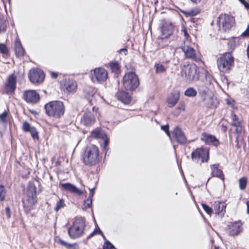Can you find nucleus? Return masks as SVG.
<instances>
[{"instance_id": "obj_13", "label": "nucleus", "mask_w": 249, "mask_h": 249, "mask_svg": "<svg viewBox=\"0 0 249 249\" xmlns=\"http://www.w3.org/2000/svg\"><path fill=\"white\" fill-rule=\"evenodd\" d=\"M45 77V75L42 71L38 69H33L29 73L30 80L33 83L42 82Z\"/></svg>"}, {"instance_id": "obj_11", "label": "nucleus", "mask_w": 249, "mask_h": 249, "mask_svg": "<svg viewBox=\"0 0 249 249\" xmlns=\"http://www.w3.org/2000/svg\"><path fill=\"white\" fill-rule=\"evenodd\" d=\"M107 77V71L103 68H96L94 69L93 73L91 74L92 80L94 82H104L106 81Z\"/></svg>"}, {"instance_id": "obj_59", "label": "nucleus", "mask_w": 249, "mask_h": 249, "mask_svg": "<svg viewBox=\"0 0 249 249\" xmlns=\"http://www.w3.org/2000/svg\"><path fill=\"white\" fill-rule=\"evenodd\" d=\"M192 2L194 3H199L202 0H190Z\"/></svg>"}, {"instance_id": "obj_17", "label": "nucleus", "mask_w": 249, "mask_h": 249, "mask_svg": "<svg viewBox=\"0 0 249 249\" xmlns=\"http://www.w3.org/2000/svg\"><path fill=\"white\" fill-rule=\"evenodd\" d=\"M242 224L240 221H236L229 225L228 231L230 235L235 236L238 234L242 230Z\"/></svg>"}, {"instance_id": "obj_57", "label": "nucleus", "mask_w": 249, "mask_h": 249, "mask_svg": "<svg viewBox=\"0 0 249 249\" xmlns=\"http://www.w3.org/2000/svg\"><path fill=\"white\" fill-rule=\"evenodd\" d=\"M96 233V230H94L90 235L89 236V238H90L93 236Z\"/></svg>"}, {"instance_id": "obj_15", "label": "nucleus", "mask_w": 249, "mask_h": 249, "mask_svg": "<svg viewBox=\"0 0 249 249\" xmlns=\"http://www.w3.org/2000/svg\"><path fill=\"white\" fill-rule=\"evenodd\" d=\"M201 140L206 144H212L216 147L219 144L218 140L214 136L205 132L201 134Z\"/></svg>"}, {"instance_id": "obj_47", "label": "nucleus", "mask_w": 249, "mask_h": 249, "mask_svg": "<svg viewBox=\"0 0 249 249\" xmlns=\"http://www.w3.org/2000/svg\"><path fill=\"white\" fill-rule=\"evenodd\" d=\"M5 213L6 216L8 218H10L11 217V210L9 206L5 208Z\"/></svg>"}, {"instance_id": "obj_30", "label": "nucleus", "mask_w": 249, "mask_h": 249, "mask_svg": "<svg viewBox=\"0 0 249 249\" xmlns=\"http://www.w3.org/2000/svg\"><path fill=\"white\" fill-rule=\"evenodd\" d=\"M196 94V91L193 88H188L184 92L185 95L188 97H195Z\"/></svg>"}, {"instance_id": "obj_19", "label": "nucleus", "mask_w": 249, "mask_h": 249, "mask_svg": "<svg viewBox=\"0 0 249 249\" xmlns=\"http://www.w3.org/2000/svg\"><path fill=\"white\" fill-rule=\"evenodd\" d=\"M180 97V92L178 90H175L169 95L167 102L169 107L175 106L178 101Z\"/></svg>"}, {"instance_id": "obj_2", "label": "nucleus", "mask_w": 249, "mask_h": 249, "mask_svg": "<svg viewBox=\"0 0 249 249\" xmlns=\"http://www.w3.org/2000/svg\"><path fill=\"white\" fill-rule=\"evenodd\" d=\"M86 227L85 219L82 217H76L73 224L68 229L70 237L75 239L83 236Z\"/></svg>"}, {"instance_id": "obj_44", "label": "nucleus", "mask_w": 249, "mask_h": 249, "mask_svg": "<svg viewBox=\"0 0 249 249\" xmlns=\"http://www.w3.org/2000/svg\"><path fill=\"white\" fill-rule=\"evenodd\" d=\"M169 125H162L161 126V129L164 131L166 133L167 135L170 137V132L169 131Z\"/></svg>"}, {"instance_id": "obj_35", "label": "nucleus", "mask_w": 249, "mask_h": 249, "mask_svg": "<svg viewBox=\"0 0 249 249\" xmlns=\"http://www.w3.org/2000/svg\"><path fill=\"white\" fill-rule=\"evenodd\" d=\"M239 188L241 190H244L247 186V179L246 178L243 177L241 178L239 180Z\"/></svg>"}, {"instance_id": "obj_43", "label": "nucleus", "mask_w": 249, "mask_h": 249, "mask_svg": "<svg viewBox=\"0 0 249 249\" xmlns=\"http://www.w3.org/2000/svg\"><path fill=\"white\" fill-rule=\"evenodd\" d=\"M104 249H116L109 241L106 242L104 246Z\"/></svg>"}, {"instance_id": "obj_46", "label": "nucleus", "mask_w": 249, "mask_h": 249, "mask_svg": "<svg viewBox=\"0 0 249 249\" xmlns=\"http://www.w3.org/2000/svg\"><path fill=\"white\" fill-rule=\"evenodd\" d=\"M101 134V131L99 129H95L92 132V135L95 137H98Z\"/></svg>"}, {"instance_id": "obj_40", "label": "nucleus", "mask_w": 249, "mask_h": 249, "mask_svg": "<svg viewBox=\"0 0 249 249\" xmlns=\"http://www.w3.org/2000/svg\"><path fill=\"white\" fill-rule=\"evenodd\" d=\"M201 205L203 209L208 214H211L212 213V212L213 211V209H212L205 204L202 203Z\"/></svg>"}, {"instance_id": "obj_62", "label": "nucleus", "mask_w": 249, "mask_h": 249, "mask_svg": "<svg viewBox=\"0 0 249 249\" xmlns=\"http://www.w3.org/2000/svg\"><path fill=\"white\" fill-rule=\"evenodd\" d=\"M207 105L208 107H212L213 106L212 104H209L208 103L207 104Z\"/></svg>"}, {"instance_id": "obj_25", "label": "nucleus", "mask_w": 249, "mask_h": 249, "mask_svg": "<svg viewBox=\"0 0 249 249\" xmlns=\"http://www.w3.org/2000/svg\"><path fill=\"white\" fill-rule=\"evenodd\" d=\"M218 164H213L211 165L212 176L219 178L224 181V176L223 172L218 168Z\"/></svg>"}, {"instance_id": "obj_20", "label": "nucleus", "mask_w": 249, "mask_h": 249, "mask_svg": "<svg viewBox=\"0 0 249 249\" xmlns=\"http://www.w3.org/2000/svg\"><path fill=\"white\" fill-rule=\"evenodd\" d=\"M60 186L65 191L80 196L83 194L82 191L78 189L75 186L70 183H60Z\"/></svg>"}, {"instance_id": "obj_54", "label": "nucleus", "mask_w": 249, "mask_h": 249, "mask_svg": "<svg viewBox=\"0 0 249 249\" xmlns=\"http://www.w3.org/2000/svg\"><path fill=\"white\" fill-rule=\"evenodd\" d=\"M51 76L52 78H56L58 76V74L55 72H52Z\"/></svg>"}, {"instance_id": "obj_24", "label": "nucleus", "mask_w": 249, "mask_h": 249, "mask_svg": "<svg viewBox=\"0 0 249 249\" xmlns=\"http://www.w3.org/2000/svg\"><path fill=\"white\" fill-rule=\"evenodd\" d=\"M14 50L15 54L18 57L22 56L25 53V50L21 45L18 39H17L14 44Z\"/></svg>"}, {"instance_id": "obj_1", "label": "nucleus", "mask_w": 249, "mask_h": 249, "mask_svg": "<svg viewBox=\"0 0 249 249\" xmlns=\"http://www.w3.org/2000/svg\"><path fill=\"white\" fill-rule=\"evenodd\" d=\"M46 114L50 117L55 119L61 118L64 114L65 107L63 102L53 101L48 102L44 106Z\"/></svg>"}, {"instance_id": "obj_29", "label": "nucleus", "mask_w": 249, "mask_h": 249, "mask_svg": "<svg viewBox=\"0 0 249 249\" xmlns=\"http://www.w3.org/2000/svg\"><path fill=\"white\" fill-rule=\"evenodd\" d=\"M109 66L112 72L116 74H118L120 73V66L117 62H110Z\"/></svg>"}, {"instance_id": "obj_7", "label": "nucleus", "mask_w": 249, "mask_h": 249, "mask_svg": "<svg viewBox=\"0 0 249 249\" xmlns=\"http://www.w3.org/2000/svg\"><path fill=\"white\" fill-rule=\"evenodd\" d=\"M197 69V66L194 64L184 66L182 71V75L189 82L196 81L199 76Z\"/></svg>"}, {"instance_id": "obj_33", "label": "nucleus", "mask_w": 249, "mask_h": 249, "mask_svg": "<svg viewBox=\"0 0 249 249\" xmlns=\"http://www.w3.org/2000/svg\"><path fill=\"white\" fill-rule=\"evenodd\" d=\"M156 73H162L165 71L166 68L160 63H156L154 65Z\"/></svg>"}, {"instance_id": "obj_6", "label": "nucleus", "mask_w": 249, "mask_h": 249, "mask_svg": "<svg viewBox=\"0 0 249 249\" xmlns=\"http://www.w3.org/2000/svg\"><path fill=\"white\" fill-rule=\"evenodd\" d=\"M123 84L126 90H134L140 84L138 76L134 72H127L123 77Z\"/></svg>"}, {"instance_id": "obj_18", "label": "nucleus", "mask_w": 249, "mask_h": 249, "mask_svg": "<svg viewBox=\"0 0 249 249\" xmlns=\"http://www.w3.org/2000/svg\"><path fill=\"white\" fill-rule=\"evenodd\" d=\"M16 77L13 74L8 77L5 84V90L7 93L14 92L16 87Z\"/></svg>"}, {"instance_id": "obj_31", "label": "nucleus", "mask_w": 249, "mask_h": 249, "mask_svg": "<svg viewBox=\"0 0 249 249\" xmlns=\"http://www.w3.org/2000/svg\"><path fill=\"white\" fill-rule=\"evenodd\" d=\"M185 109V104L183 101L180 102L177 108L176 109V112H174L175 114L178 115L180 114V111H183Z\"/></svg>"}, {"instance_id": "obj_42", "label": "nucleus", "mask_w": 249, "mask_h": 249, "mask_svg": "<svg viewBox=\"0 0 249 249\" xmlns=\"http://www.w3.org/2000/svg\"><path fill=\"white\" fill-rule=\"evenodd\" d=\"M8 116V112L6 111H4L2 113L0 114V119L3 122L5 123L7 121L6 118Z\"/></svg>"}, {"instance_id": "obj_49", "label": "nucleus", "mask_w": 249, "mask_h": 249, "mask_svg": "<svg viewBox=\"0 0 249 249\" xmlns=\"http://www.w3.org/2000/svg\"><path fill=\"white\" fill-rule=\"evenodd\" d=\"M199 91L200 93L206 95L207 94V92L208 91V89H203L202 88H200L199 89Z\"/></svg>"}, {"instance_id": "obj_58", "label": "nucleus", "mask_w": 249, "mask_h": 249, "mask_svg": "<svg viewBox=\"0 0 249 249\" xmlns=\"http://www.w3.org/2000/svg\"><path fill=\"white\" fill-rule=\"evenodd\" d=\"M94 230H96V233L98 234H102V231L100 230V229L98 228V229H96Z\"/></svg>"}, {"instance_id": "obj_60", "label": "nucleus", "mask_w": 249, "mask_h": 249, "mask_svg": "<svg viewBox=\"0 0 249 249\" xmlns=\"http://www.w3.org/2000/svg\"><path fill=\"white\" fill-rule=\"evenodd\" d=\"M247 212L248 213H249V201H248L247 202Z\"/></svg>"}, {"instance_id": "obj_22", "label": "nucleus", "mask_w": 249, "mask_h": 249, "mask_svg": "<svg viewBox=\"0 0 249 249\" xmlns=\"http://www.w3.org/2000/svg\"><path fill=\"white\" fill-rule=\"evenodd\" d=\"M117 99L124 104H129L131 102V97L128 93L124 90L119 91L116 94Z\"/></svg>"}, {"instance_id": "obj_12", "label": "nucleus", "mask_w": 249, "mask_h": 249, "mask_svg": "<svg viewBox=\"0 0 249 249\" xmlns=\"http://www.w3.org/2000/svg\"><path fill=\"white\" fill-rule=\"evenodd\" d=\"M23 98L28 103L36 104L39 102L40 96L35 90H27L23 93Z\"/></svg>"}, {"instance_id": "obj_28", "label": "nucleus", "mask_w": 249, "mask_h": 249, "mask_svg": "<svg viewBox=\"0 0 249 249\" xmlns=\"http://www.w3.org/2000/svg\"><path fill=\"white\" fill-rule=\"evenodd\" d=\"M200 12V10L197 7L194 8L191 10H189L188 11H182V13L186 16V17L189 16H194Z\"/></svg>"}, {"instance_id": "obj_3", "label": "nucleus", "mask_w": 249, "mask_h": 249, "mask_svg": "<svg viewBox=\"0 0 249 249\" xmlns=\"http://www.w3.org/2000/svg\"><path fill=\"white\" fill-rule=\"evenodd\" d=\"M36 187L34 184H30L27 188V196L22 199V203L24 210L26 213L33 208L36 203Z\"/></svg>"}, {"instance_id": "obj_26", "label": "nucleus", "mask_w": 249, "mask_h": 249, "mask_svg": "<svg viewBox=\"0 0 249 249\" xmlns=\"http://www.w3.org/2000/svg\"><path fill=\"white\" fill-rule=\"evenodd\" d=\"M76 82L71 79L66 80L64 84V88L68 92L73 91L76 89Z\"/></svg>"}, {"instance_id": "obj_52", "label": "nucleus", "mask_w": 249, "mask_h": 249, "mask_svg": "<svg viewBox=\"0 0 249 249\" xmlns=\"http://www.w3.org/2000/svg\"><path fill=\"white\" fill-rule=\"evenodd\" d=\"M94 189V188H93L92 189H89L90 193H89V196L88 198H90L91 199H92V197L93 196V194H94V193L93 192Z\"/></svg>"}, {"instance_id": "obj_41", "label": "nucleus", "mask_w": 249, "mask_h": 249, "mask_svg": "<svg viewBox=\"0 0 249 249\" xmlns=\"http://www.w3.org/2000/svg\"><path fill=\"white\" fill-rule=\"evenodd\" d=\"M32 128V127L30 126V124L28 122H25L23 123L22 128L24 131L29 132Z\"/></svg>"}, {"instance_id": "obj_9", "label": "nucleus", "mask_w": 249, "mask_h": 249, "mask_svg": "<svg viewBox=\"0 0 249 249\" xmlns=\"http://www.w3.org/2000/svg\"><path fill=\"white\" fill-rule=\"evenodd\" d=\"M219 30L224 32L229 31L234 23V18L229 15H220L217 20Z\"/></svg>"}, {"instance_id": "obj_61", "label": "nucleus", "mask_w": 249, "mask_h": 249, "mask_svg": "<svg viewBox=\"0 0 249 249\" xmlns=\"http://www.w3.org/2000/svg\"><path fill=\"white\" fill-rule=\"evenodd\" d=\"M247 55H248V56L249 58V45H248V48H247Z\"/></svg>"}, {"instance_id": "obj_5", "label": "nucleus", "mask_w": 249, "mask_h": 249, "mask_svg": "<svg viewBox=\"0 0 249 249\" xmlns=\"http://www.w3.org/2000/svg\"><path fill=\"white\" fill-rule=\"evenodd\" d=\"M217 65L221 72H229L234 65V58L231 53H225L217 58Z\"/></svg>"}, {"instance_id": "obj_55", "label": "nucleus", "mask_w": 249, "mask_h": 249, "mask_svg": "<svg viewBox=\"0 0 249 249\" xmlns=\"http://www.w3.org/2000/svg\"><path fill=\"white\" fill-rule=\"evenodd\" d=\"M120 53H124L125 55L127 54V50L126 49H122L120 50Z\"/></svg>"}, {"instance_id": "obj_64", "label": "nucleus", "mask_w": 249, "mask_h": 249, "mask_svg": "<svg viewBox=\"0 0 249 249\" xmlns=\"http://www.w3.org/2000/svg\"><path fill=\"white\" fill-rule=\"evenodd\" d=\"M203 100H204V101H206V97H203Z\"/></svg>"}, {"instance_id": "obj_34", "label": "nucleus", "mask_w": 249, "mask_h": 249, "mask_svg": "<svg viewBox=\"0 0 249 249\" xmlns=\"http://www.w3.org/2000/svg\"><path fill=\"white\" fill-rule=\"evenodd\" d=\"M65 206L64 200L63 199H60L56 204L55 207L54 208V210L56 212H58L60 209L64 208Z\"/></svg>"}, {"instance_id": "obj_50", "label": "nucleus", "mask_w": 249, "mask_h": 249, "mask_svg": "<svg viewBox=\"0 0 249 249\" xmlns=\"http://www.w3.org/2000/svg\"><path fill=\"white\" fill-rule=\"evenodd\" d=\"M58 243L65 246H72V245L67 243L62 239H59Z\"/></svg>"}, {"instance_id": "obj_56", "label": "nucleus", "mask_w": 249, "mask_h": 249, "mask_svg": "<svg viewBox=\"0 0 249 249\" xmlns=\"http://www.w3.org/2000/svg\"><path fill=\"white\" fill-rule=\"evenodd\" d=\"M170 54L168 55V56H171L174 53V49L170 48Z\"/></svg>"}, {"instance_id": "obj_32", "label": "nucleus", "mask_w": 249, "mask_h": 249, "mask_svg": "<svg viewBox=\"0 0 249 249\" xmlns=\"http://www.w3.org/2000/svg\"><path fill=\"white\" fill-rule=\"evenodd\" d=\"M7 25L6 20L0 17V34L6 32Z\"/></svg>"}, {"instance_id": "obj_48", "label": "nucleus", "mask_w": 249, "mask_h": 249, "mask_svg": "<svg viewBox=\"0 0 249 249\" xmlns=\"http://www.w3.org/2000/svg\"><path fill=\"white\" fill-rule=\"evenodd\" d=\"M242 36H249V25H248V28L246 30L244 31L242 34Z\"/></svg>"}, {"instance_id": "obj_16", "label": "nucleus", "mask_w": 249, "mask_h": 249, "mask_svg": "<svg viewBox=\"0 0 249 249\" xmlns=\"http://www.w3.org/2000/svg\"><path fill=\"white\" fill-rule=\"evenodd\" d=\"M181 49L184 52L186 57L190 58L196 62H198L200 59L197 57L196 53V51L191 47L184 46L181 47Z\"/></svg>"}, {"instance_id": "obj_14", "label": "nucleus", "mask_w": 249, "mask_h": 249, "mask_svg": "<svg viewBox=\"0 0 249 249\" xmlns=\"http://www.w3.org/2000/svg\"><path fill=\"white\" fill-rule=\"evenodd\" d=\"M172 139L180 144H185L187 142V138L184 133L178 127H176L174 129Z\"/></svg>"}, {"instance_id": "obj_51", "label": "nucleus", "mask_w": 249, "mask_h": 249, "mask_svg": "<svg viewBox=\"0 0 249 249\" xmlns=\"http://www.w3.org/2000/svg\"><path fill=\"white\" fill-rule=\"evenodd\" d=\"M244 6L247 8L249 9V3L245 0H239Z\"/></svg>"}, {"instance_id": "obj_21", "label": "nucleus", "mask_w": 249, "mask_h": 249, "mask_svg": "<svg viewBox=\"0 0 249 249\" xmlns=\"http://www.w3.org/2000/svg\"><path fill=\"white\" fill-rule=\"evenodd\" d=\"M226 204L223 202L215 201L213 204V211L215 213L223 216L225 212Z\"/></svg>"}, {"instance_id": "obj_23", "label": "nucleus", "mask_w": 249, "mask_h": 249, "mask_svg": "<svg viewBox=\"0 0 249 249\" xmlns=\"http://www.w3.org/2000/svg\"><path fill=\"white\" fill-rule=\"evenodd\" d=\"M231 119L232 120L231 125L236 127L235 132L238 134L240 133L242 130V127L241 123L238 120L237 116L235 114H231Z\"/></svg>"}, {"instance_id": "obj_10", "label": "nucleus", "mask_w": 249, "mask_h": 249, "mask_svg": "<svg viewBox=\"0 0 249 249\" xmlns=\"http://www.w3.org/2000/svg\"><path fill=\"white\" fill-rule=\"evenodd\" d=\"M91 110L85 112L81 119V123L86 126H91L96 121L95 116L98 110V108L93 107Z\"/></svg>"}, {"instance_id": "obj_45", "label": "nucleus", "mask_w": 249, "mask_h": 249, "mask_svg": "<svg viewBox=\"0 0 249 249\" xmlns=\"http://www.w3.org/2000/svg\"><path fill=\"white\" fill-rule=\"evenodd\" d=\"M181 32V34L183 35L185 38H188L189 37V35L187 33V30L184 27H182Z\"/></svg>"}, {"instance_id": "obj_27", "label": "nucleus", "mask_w": 249, "mask_h": 249, "mask_svg": "<svg viewBox=\"0 0 249 249\" xmlns=\"http://www.w3.org/2000/svg\"><path fill=\"white\" fill-rule=\"evenodd\" d=\"M161 32L164 37H168L173 33V27L172 25H164L161 28Z\"/></svg>"}, {"instance_id": "obj_37", "label": "nucleus", "mask_w": 249, "mask_h": 249, "mask_svg": "<svg viewBox=\"0 0 249 249\" xmlns=\"http://www.w3.org/2000/svg\"><path fill=\"white\" fill-rule=\"evenodd\" d=\"M92 199L87 198L84 203V208L87 209L91 207L92 205Z\"/></svg>"}, {"instance_id": "obj_39", "label": "nucleus", "mask_w": 249, "mask_h": 249, "mask_svg": "<svg viewBox=\"0 0 249 249\" xmlns=\"http://www.w3.org/2000/svg\"><path fill=\"white\" fill-rule=\"evenodd\" d=\"M0 51L3 54H7L9 52L6 45L2 43H0Z\"/></svg>"}, {"instance_id": "obj_8", "label": "nucleus", "mask_w": 249, "mask_h": 249, "mask_svg": "<svg viewBox=\"0 0 249 249\" xmlns=\"http://www.w3.org/2000/svg\"><path fill=\"white\" fill-rule=\"evenodd\" d=\"M192 160L196 162L201 163L207 162L209 159V150L206 148H198L193 151L191 153Z\"/></svg>"}, {"instance_id": "obj_63", "label": "nucleus", "mask_w": 249, "mask_h": 249, "mask_svg": "<svg viewBox=\"0 0 249 249\" xmlns=\"http://www.w3.org/2000/svg\"><path fill=\"white\" fill-rule=\"evenodd\" d=\"M214 249H219V248L215 246L214 247Z\"/></svg>"}, {"instance_id": "obj_38", "label": "nucleus", "mask_w": 249, "mask_h": 249, "mask_svg": "<svg viewBox=\"0 0 249 249\" xmlns=\"http://www.w3.org/2000/svg\"><path fill=\"white\" fill-rule=\"evenodd\" d=\"M29 132L31 133L33 139H38V133L36 129L34 127H32Z\"/></svg>"}, {"instance_id": "obj_4", "label": "nucleus", "mask_w": 249, "mask_h": 249, "mask_svg": "<svg viewBox=\"0 0 249 249\" xmlns=\"http://www.w3.org/2000/svg\"><path fill=\"white\" fill-rule=\"evenodd\" d=\"M83 160L86 165H94L96 164L99 161L98 147L93 144L88 146L85 151Z\"/></svg>"}, {"instance_id": "obj_53", "label": "nucleus", "mask_w": 249, "mask_h": 249, "mask_svg": "<svg viewBox=\"0 0 249 249\" xmlns=\"http://www.w3.org/2000/svg\"><path fill=\"white\" fill-rule=\"evenodd\" d=\"M108 142H109L108 139V138H106L104 142V148H106L107 146V145L108 144Z\"/></svg>"}, {"instance_id": "obj_36", "label": "nucleus", "mask_w": 249, "mask_h": 249, "mask_svg": "<svg viewBox=\"0 0 249 249\" xmlns=\"http://www.w3.org/2000/svg\"><path fill=\"white\" fill-rule=\"evenodd\" d=\"M6 191L4 186L0 185V201H3L5 199Z\"/></svg>"}]
</instances>
